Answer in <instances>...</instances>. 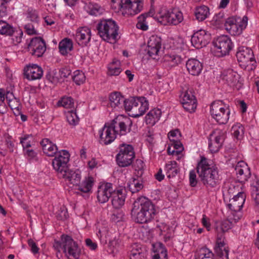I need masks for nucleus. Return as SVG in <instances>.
Masks as SVG:
<instances>
[{"label": "nucleus", "instance_id": "f257e3e1", "mask_svg": "<svg viewBox=\"0 0 259 259\" xmlns=\"http://www.w3.org/2000/svg\"><path fill=\"white\" fill-rule=\"evenodd\" d=\"M70 154L66 150H61L52 161L53 168L57 172L59 177L66 183L77 185L80 181L81 172L79 170H72L68 167Z\"/></svg>", "mask_w": 259, "mask_h": 259}, {"label": "nucleus", "instance_id": "f03ea898", "mask_svg": "<svg viewBox=\"0 0 259 259\" xmlns=\"http://www.w3.org/2000/svg\"><path fill=\"white\" fill-rule=\"evenodd\" d=\"M197 172L201 181L207 188H214L222 180L218 168L213 162L204 156L200 157L197 163Z\"/></svg>", "mask_w": 259, "mask_h": 259}, {"label": "nucleus", "instance_id": "7ed1b4c3", "mask_svg": "<svg viewBox=\"0 0 259 259\" xmlns=\"http://www.w3.org/2000/svg\"><path fill=\"white\" fill-rule=\"evenodd\" d=\"M155 214L154 204L145 197L137 199L133 203L131 215L133 219L137 223L150 222L154 219Z\"/></svg>", "mask_w": 259, "mask_h": 259}, {"label": "nucleus", "instance_id": "20e7f679", "mask_svg": "<svg viewBox=\"0 0 259 259\" xmlns=\"http://www.w3.org/2000/svg\"><path fill=\"white\" fill-rule=\"evenodd\" d=\"M112 9L120 10L124 16H134L143 8V0H111Z\"/></svg>", "mask_w": 259, "mask_h": 259}, {"label": "nucleus", "instance_id": "39448f33", "mask_svg": "<svg viewBox=\"0 0 259 259\" xmlns=\"http://www.w3.org/2000/svg\"><path fill=\"white\" fill-rule=\"evenodd\" d=\"M97 29L99 35L105 41L113 44L117 40L118 26L114 20L110 19L101 20Z\"/></svg>", "mask_w": 259, "mask_h": 259}, {"label": "nucleus", "instance_id": "423d86ee", "mask_svg": "<svg viewBox=\"0 0 259 259\" xmlns=\"http://www.w3.org/2000/svg\"><path fill=\"white\" fill-rule=\"evenodd\" d=\"M54 247L59 251L63 249L68 259H78L80 250L77 244L70 236L62 235L60 241H55Z\"/></svg>", "mask_w": 259, "mask_h": 259}, {"label": "nucleus", "instance_id": "0eeeda50", "mask_svg": "<svg viewBox=\"0 0 259 259\" xmlns=\"http://www.w3.org/2000/svg\"><path fill=\"white\" fill-rule=\"evenodd\" d=\"M212 118L219 124H226L230 118L229 106L223 101L218 100L212 102L210 107Z\"/></svg>", "mask_w": 259, "mask_h": 259}, {"label": "nucleus", "instance_id": "6e6552de", "mask_svg": "<svg viewBox=\"0 0 259 259\" xmlns=\"http://www.w3.org/2000/svg\"><path fill=\"white\" fill-rule=\"evenodd\" d=\"M157 17L158 22L164 25L177 26L184 20L183 13L177 9L168 10L165 8H161Z\"/></svg>", "mask_w": 259, "mask_h": 259}, {"label": "nucleus", "instance_id": "1a4fd4ad", "mask_svg": "<svg viewBox=\"0 0 259 259\" xmlns=\"http://www.w3.org/2000/svg\"><path fill=\"white\" fill-rule=\"evenodd\" d=\"M246 199V194L242 192H240L229 200L226 204L227 208L230 211L231 219L234 221H238L241 217V210L243 206Z\"/></svg>", "mask_w": 259, "mask_h": 259}, {"label": "nucleus", "instance_id": "9d476101", "mask_svg": "<svg viewBox=\"0 0 259 259\" xmlns=\"http://www.w3.org/2000/svg\"><path fill=\"white\" fill-rule=\"evenodd\" d=\"M248 24L246 16L240 17H229L225 23V29L231 35H239L242 33Z\"/></svg>", "mask_w": 259, "mask_h": 259}, {"label": "nucleus", "instance_id": "9b49d317", "mask_svg": "<svg viewBox=\"0 0 259 259\" xmlns=\"http://www.w3.org/2000/svg\"><path fill=\"white\" fill-rule=\"evenodd\" d=\"M119 148V152L116 156L117 164L123 167L130 166L135 157L134 148L131 145L122 144Z\"/></svg>", "mask_w": 259, "mask_h": 259}, {"label": "nucleus", "instance_id": "f8f14e48", "mask_svg": "<svg viewBox=\"0 0 259 259\" xmlns=\"http://www.w3.org/2000/svg\"><path fill=\"white\" fill-rule=\"evenodd\" d=\"M236 57L240 66L248 70H252L256 66V61L251 49L245 47L239 48Z\"/></svg>", "mask_w": 259, "mask_h": 259}, {"label": "nucleus", "instance_id": "ddd939ff", "mask_svg": "<svg viewBox=\"0 0 259 259\" xmlns=\"http://www.w3.org/2000/svg\"><path fill=\"white\" fill-rule=\"evenodd\" d=\"M213 53L215 56L221 57L228 55L233 48V43L228 35H221L213 41Z\"/></svg>", "mask_w": 259, "mask_h": 259}, {"label": "nucleus", "instance_id": "4468645a", "mask_svg": "<svg viewBox=\"0 0 259 259\" xmlns=\"http://www.w3.org/2000/svg\"><path fill=\"white\" fill-rule=\"evenodd\" d=\"M0 34L13 36V43L17 45L21 42L23 32L21 29L14 27L7 22L0 20Z\"/></svg>", "mask_w": 259, "mask_h": 259}, {"label": "nucleus", "instance_id": "2eb2a0df", "mask_svg": "<svg viewBox=\"0 0 259 259\" xmlns=\"http://www.w3.org/2000/svg\"><path fill=\"white\" fill-rule=\"evenodd\" d=\"M109 123L114 128L116 135L122 136L130 132L128 126L132 122L127 116L118 115Z\"/></svg>", "mask_w": 259, "mask_h": 259}, {"label": "nucleus", "instance_id": "dca6fc26", "mask_svg": "<svg viewBox=\"0 0 259 259\" xmlns=\"http://www.w3.org/2000/svg\"><path fill=\"white\" fill-rule=\"evenodd\" d=\"M222 78L231 87L239 90L242 87V80L240 75L233 70H225L222 74Z\"/></svg>", "mask_w": 259, "mask_h": 259}, {"label": "nucleus", "instance_id": "f3484780", "mask_svg": "<svg viewBox=\"0 0 259 259\" xmlns=\"http://www.w3.org/2000/svg\"><path fill=\"white\" fill-rule=\"evenodd\" d=\"M99 142L101 144L108 145L113 142L116 138V134L109 123H106L99 131Z\"/></svg>", "mask_w": 259, "mask_h": 259}, {"label": "nucleus", "instance_id": "a211bd4d", "mask_svg": "<svg viewBox=\"0 0 259 259\" xmlns=\"http://www.w3.org/2000/svg\"><path fill=\"white\" fill-rule=\"evenodd\" d=\"M28 49L32 56L40 57L45 52L46 47L44 40L41 38L35 37L31 40Z\"/></svg>", "mask_w": 259, "mask_h": 259}, {"label": "nucleus", "instance_id": "6ab92c4d", "mask_svg": "<svg viewBox=\"0 0 259 259\" xmlns=\"http://www.w3.org/2000/svg\"><path fill=\"white\" fill-rule=\"evenodd\" d=\"M210 34L205 30L200 29L193 34L191 43L196 49L205 47L210 40Z\"/></svg>", "mask_w": 259, "mask_h": 259}, {"label": "nucleus", "instance_id": "aec40b11", "mask_svg": "<svg viewBox=\"0 0 259 259\" xmlns=\"http://www.w3.org/2000/svg\"><path fill=\"white\" fill-rule=\"evenodd\" d=\"M115 189L110 183H102L98 186L97 199L99 202L104 203L109 200Z\"/></svg>", "mask_w": 259, "mask_h": 259}, {"label": "nucleus", "instance_id": "412c9836", "mask_svg": "<svg viewBox=\"0 0 259 259\" xmlns=\"http://www.w3.org/2000/svg\"><path fill=\"white\" fill-rule=\"evenodd\" d=\"M224 138V134L220 131H214L209 135L208 148L211 153H216L219 151Z\"/></svg>", "mask_w": 259, "mask_h": 259}, {"label": "nucleus", "instance_id": "4be33fe9", "mask_svg": "<svg viewBox=\"0 0 259 259\" xmlns=\"http://www.w3.org/2000/svg\"><path fill=\"white\" fill-rule=\"evenodd\" d=\"M161 47V38L157 35H152L147 42V51L152 59H156L158 56Z\"/></svg>", "mask_w": 259, "mask_h": 259}, {"label": "nucleus", "instance_id": "5701e85b", "mask_svg": "<svg viewBox=\"0 0 259 259\" xmlns=\"http://www.w3.org/2000/svg\"><path fill=\"white\" fill-rule=\"evenodd\" d=\"M25 77L29 80L40 79L43 75V70L37 64H29L24 68Z\"/></svg>", "mask_w": 259, "mask_h": 259}, {"label": "nucleus", "instance_id": "b1692460", "mask_svg": "<svg viewBox=\"0 0 259 259\" xmlns=\"http://www.w3.org/2000/svg\"><path fill=\"white\" fill-rule=\"evenodd\" d=\"M181 98L184 108L190 113L194 112L197 107V101L192 93L186 91L181 95Z\"/></svg>", "mask_w": 259, "mask_h": 259}, {"label": "nucleus", "instance_id": "393cba45", "mask_svg": "<svg viewBox=\"0 0 259 259\" xmlns=\"http://www.w3.org/2000/svg\"><path fill=\"white\" fill-rule=\"evenodd\" d=\"M214 249L221 259H229V250L223 233H218Z\"/></svg>", "mask_w": 259, "mask_h": 259}, {"label": "nucleus", "instance_id": "a878e982", "mask_svg": "<svg viewBox=\"0 0 259 259\" xmlns=\"http://www.w3.org/2000/svg\"><path fill=\"white\" fill-rule=\"evenodd\" d=\"M235 170L238 180L240 183L245 182L250 177V168L247 163L243 161L237 163Z\"/></svg>", "mask_w": 259, "mask_h": 259}, {"label": "nucleus", "instance_id": "bb28decb", "mask_svg": "<svg viewBox=\"0 0 259 259\" xmlns=\"http://www.w3.org/2000/svg\"><path fill=\"white\" fill-rule=\"evenodd\" d=\"M91 38V31L87 27H82L78 28L75 35V39L79 45L87 46L90 42Z\"/></svg>", "mask_w": 259, "mask_h": 259}, {"label": "nucleus", "instance_id": "cd10ccee", "mask_svg": "<svg viewBox=\"0 0 259 259\" xmlns=\"http://www.w3.org/2000/svg\"><path fill=\"white\" fill-rule=\"evenodd\" d=\"M111 197L113 206L116 209L121 208L124 205L126 198L125 189L122 188L115 189Z\"/></svg>", "mask_w": 259, "mask_h": 259}, {"label": "nucleus", "instance_id": "c85d7f7f", "mask_svg": "<svg viewBox=\"0 0 259 259\" xmlns=\"http://www.w3.org/2000/svg\"><path fill=\"white\" fill-rule=\"evenodd\" d=\"M186 67L189 73L193 76L199 75L203 68L202 64L195 58L188 59L186 62Z\"/></svg>", "mask_w": 259, "mask_h": 259}, {"label": "nucleus", "instance_id": "c756f323", "mask_svg": "<svg viewBox=\"0 0 259 259\" xmlns=\"http://www.w3.org/2000/svg\"><path fill=\"white\" fill-rule=\"evenodd\" d=\"M43 152L50 157L54 156L57 153V157L58 155V147L57 145L53 143L50 139L46 138L42 140L40 142Z\"/></svg>", "mask_w": 259, "mask_h": 259}, {"label": "nucleus", "instance_id": "7c9ffc66", "mask_svg": "<svg viewBox=\"0 0 259 259\" xmlns=\"http://www.w3.org/2000/svg\"><path fill=\"white\" fill-rule=\"evenodd\" d=\"M109 105L115 110L122 109L125 99L119 92H113L109 96Z\"/></svg>", "mask_w": 259, "mask_h": 259}, {"label": "nucleus", "instance_id": "2f4dec72", "mask_svg": "<svg viewBox=\"0 0 259 259\" xmlns=\"http://www.w3.org/2000/svg\"><path fill=\"white\" fill-rule=\"evenodd\" d=\"M153 251L152 259H167V250L161 243L153 244Z\"/></svg>", "mask_w": 259, "mask_h": 259}, {"label": "nucleus", "instance_id": "473e14b6", "mask_svg": "<svg viewBox=\"0 0 259 259\" xmlns=\"http://www.w3.org/2000/svg\"><path fill=\"white\" fill-rule=\"evenodd\" d=\"M161 114V111L158 108L151 109L145 116L146 124L151 126L154 125L159 120Z\"/></svg>", "mask_w": 259, "mask_h": 259}, {"label": "nucleus", "instance_id": "72a5a7b5", "mask_svg": "<svg viewBox=\"0 0 259 259\" xmlns=\"http://www.w3.org/2000/svg\"><path fill=\"white\" fill-rule=\"evenodd\" d=\"M6 99L11 109L15 114H19L21 112V105L19 100L15 98L13 93L7 92Z\"/></svg>", "mask_w": 259, "mask_h": 259}, {"label": "nucleus", "instance_id": "f704fd0d", "mask_svg": "<svg viewBox=\"0 0 259 259\" xmlns=\"http://www.w3.org/2000/svg\"><path fill=\"white\" fill-rule=\"evenodd\" d=\"M84 10L90 15L97 16L101 15L104 12V9L97 3L89 2L85 3Z\"/></svg>", "mask_w": 259, "mask_h": 259}, {"label": "nucleus", "instance_id": "c9c22d12", "mask_svg": "<svg viewBox=\"0 0 259 259\" xmlns=\"http://www.w3.org/2000/svg\"><path fill=\"white\" fill-rule=\"evenodd\" d=\"M94 179L93 177L89 176L85 177L81 183L78 185V190L83 193H88L92 191L94 185Z\"/></svg>", "mask_w": 259, "mask_h": 259}, {"label": "nucleus", "instance_id": "e433bc0d", "mask_svg": "<svg viewBox=\"0 0 259 259\" xmlns=\"http://www.w3.org/2000/svg\"><path fill=\"white\" fill-rule=\"evenodd\" d=\"M164 171L166 177L170 179L176 177L180 171V168L176 161H169L166 163Z\"/></svg>", "mask_w": 259, "mask_h": 259}, {"label": "nucleus", "instance_id": "4c0bfd02", "mask_svg": "<svg viewBox=\"0 0 259 259\" xmlns=\"http://www.w3.org/2000/svg\"><path fill=\"white\" fill-rule=\"evenodd\" d=\"M138 105L136 106V111L133 116L138 117L143 115L149 108V102L144 97H139Z\"/></svg>", "mask_w": 259, "mask_h": 259}, {"label": "nucleus", "instance_id": "58836bf2", "mask_svg": "<svg viewBox=\"0 0 259 259\" xmlns=\"http://www.w3.org/2000/svg\"><path fill=\"white\" fill-rule=\"evenodd\" d=\"M122 71L120 62L116 59H113L112 61L108 65L107 74L110 76L118 75Z\"/></svg>", "mask_w": 259, "mask_h": 259}, {"label": "nucleus", "instance_id": "ea45409f", "mask_svg": "<svg viewBox=\"0 0 259 259\" xmlns=\"http://www.w3.org/2000/svg\"><path fill=\"white\" fill-rule=\"evenodd\" d=\"M59 49L60 53L62 55L65 56L67 55L73 49L72 41L68 38L63 39L59 42Z\"/></svg>", "mask_w": 259, "mask_h": 259}, {"label": "nucleus", "instance_id": "a19ab883", "mask_svg": "<svg viewBox=\"0 0 259 259\" xmlns=\"http://www.w3.org/2000/svg\"><path fill=\"white\" fill-rule=\"evenodd\" d=\"M196 19L199 21H202L210 15L209 9L204 5L195 8L194 12Z\"/></svg>", "mask_w": 259, "mask_h": 259}, {"label": "nucleus", "instance_id": "79ce46f5", "mask_svg": "<svg viewBox=\"0 0 259 259\" xmlns=\"http://www.w3.org/2000/svg\"><path fill=\"white\" fill-rule=\"evenodd\" d=\"M139 97H131L125 99L123 107L126 111H131L133 114L136 111V106L138 105Z\"/></svg>", "mask_w": 259, "mask_h": 259}, {"label": "nucleus", "instance_id": "37998d69", "mask_svg": "<svg viewBox=\"0 0 259 259\" xmlns=\"http://www.w3.org/2000/svg\"><path fill=\"white\" fill-rule=\"evenodd\" d=\"M168 137L169 140L168 147H177V145L182 144L180 142L181 134L178 130H175L169 132Z\"/></svg>", "mask_w": 259, "mask_h": 259}, {"label": "nucleus", "instance_id": "c03bdc74", "mask_svg": "<svg viewBox=\"0 0 259 259\" xmlns=\"http://www.w3.org/2000/svg\"><path fill=\"white\" fill-rule=\"evenodd\" d=\"M231 215L232 216V214H230L228 219L221 221L217 225L216 229L218 232L220 231L223 232L227 231L232 228L233 224L237 222L234 221L233 219H231L230 218Z\"/></svg>", "mask_w": 259, "mask_h": 259}, {"label": "nucleus", "instance_id": "a18cd8bd", "mask_svg": "<svg viewBox=\"0 0 259 259\" xmlns=\"http://www.w3.org/2000/svg\"><path fill=\"white\" fill-rule=\"evenodd\" d=\"M184 147L182 144L177 145L176 147H168L167 149V153L169 155H172L176 157L177 160H180L183 158Z\"/></svg>", "mask_w": 259, "mask_h": 259}, {"label": "nucleus", "instance_id": "49530a36", "mask_svg": "<svg viewBox=\"0 0 259 259\" xmlns=\"http://www.w3.org/2000/svg\"><path fill=\"white\" fill-rule=\"evenodd\" d=\"M231 131L234 138L237 140H241L244 134V127L240 123L237 122L232 126Z\"/></svg>", "mask_w": 259, "mask_h": 259}, {"label": "nucleus", "instance_id": "de8ad7c7", "mask_svg": "<svg viewBox=\"0 0 259 259\" xmlns=\"http://www.w3.org/2000/svg\"><path fill=\"white\" fill-rule=\"evenodd\" d=\"M226 20L224 12H220L213 16L211 23L216 27L219 28L222 27L224 24H225Z\"/></svg>", "mask_w": 259, "mask_h": 259}, {"label": "nucleus", "instance_id": "09e8293b", "mask_svg": "<svg viewBox=\"0 0 259 259\" xmlns=\"http://www.w3.org/2000/svg\"><path fill=\"white\" fill-rule=\"evenodd\" d=\"M128 187L132 193H137L143 189V182L140 179H133L129 182Z\"/></svg>", "mask_w": 259, "mask_h": 259}, {"label": "nucleus", "instance_id": "8fccbe9b", "mask_svg": "<svg viewBox=\"0 0 259 259\" xmlns=\"http://www.w3.org/2000/svg\"><path fill=\"white\" fill-rule=\"evenodd\" d=\"M181 56L175 54H168L165 55L164 57V62L170 67L175 66L181 63L182 61Z\"/></svg>", "mask_w": 259, "mask_h": 259}, {"label": "nucleus", "instance_id": "3c124183", "mask_svg": "<svg viewBox=\"0 0 259 259\" xmlns=\"http://www.w3.org/2000/svg\"><path fill=\"white\" fill-rule=\"evenodd\" d=\"M19 139L23 149L30 148L34 142V137L32 134H25L20 137Z\"/></svg>", "mask_w": 259, "mask_h": 259}, {"label": "nucleus", "instance_id": "603ef678", "mask_svg": "<svg viewBox=\"0 0 259 259\" xmlns=\"http://www.w3.org/2000/svg\"><path fill=\"white\" fill-rule=\"evenodd\" d=\"M130 255H141L146 256V250L141 244L134 243L131 245Z\"/></svg>", "mask_w": 259, "mask_h": 259}, {"label": "nucleus", "instance_id": "864d4df0", "mask_svg": "<svg viewBox=\"0 0 259 259\" xmlns=\"http://www.w3.org/2000/svg\"><path fill=\"white\" fill-rule=\"evenodd\" d=\"M130 255H141L146 256V250L141 244L134 243L131 245Z\"/></svg>", "mask_w": 259, "mask_h": 259}, {"label": "nucleus", "instance_id": "5fc2aeb1", "mask_svg": "<svg viewBox=\"0 0 259 259\" xmlns=\"http://www.w3.org/2000/svg\"><path fill=\"white\" fill-rule=\"evenodd\" d=\"M58 106L67 109H72L74 107V100L70 97L64 96L58 102Z\"/></svg>", "mask_w": 259, "mask_h": 259}, {"label": "nucleus", "instance_id": "6e6d98bb", "mask_svg": "<svg viewBox=\"0 0 259 259\" xmlns=\"http://www.w3.org/2000/svg\"><path fill=\"white\" fill-rule=\"evenodd\" d=\"M66 117L68 123L71 125H76L78 123L79 118L75 111L71 110L66 112Z\"/></svg>", "mask_w": 259, "mask_h": 259}, {"label": "nucleus", "instance_id": "4d7b16f0", "mask_svg": "<svg viewBox=\"0 0 259 259\" xmlns=\"http://www.w3.org/2000/svg\"><path fill=\"white\" fill-rule=\"evenodd\" d=\"M85 78L84 73L82 71L77 70L73 72L72 79L77 85L83 84L85 81Z\"/></svg>", "mask_w": 259, "mask_h": 259}, {"label": "nucleus", "instance_id": "13d9d810", "mask_svg": "<svg viewBox=\"0 0 259 259\" xmlns=\"http://www.w3.org/2000/svg\"><path fill=\"white\" fill-rule=\"evenodd\" d=\"M8 91L5 89L0 88V113L5 114L7 112V107L5 103V100L6 99V95Z\"/></svg>", "mask_w": 259, "mask_h": 259}, {"label": "nucleus", "instance_id": "bf43d9fd", "mask_svg": "<svg viewBox=\"0 0 259 259\" xmlns=\"http://www.w3.org/2000/svg\"><path fill=\"white\" fill-rule=\"evenodd\" d=\"M147 14H142L138 18V22L136 24L137 28L145 31L148 29L147 23L146 22V19Z\"/></svg>", "mask_w": 259, "mask_h": 259}, {"label": "nucleus", "instance_id": "052dcab7", "mask_svg": "<svg viewBox=\"0 0 259 259\" xmlns=\"http://www.w3.org/2000/svg\"><path fill=\"white\" fill-rule=\"evenodd\" d=\"M109 246L110 247L111 252H114L117 251L118 249L122 246L121 240L119 238L115 237L113 239L110 241Z\"/></svg>", "mask_w": 259, "mask_h": 259}, {"label": "nucleus", "instance_id": "680f3d73", "mask_svg": "<svg viewBox=\"0 0 259 259\" xmlns=\"http://www.w3.org/2000/svg\"><path fill=\"white\" fill-rule=\"evenodd\" d=\"M173 49L181 51L186 47V45L184 39L181 37H178L173 40Z\"/></svg>", "mask_w": 259, "mask_h": 259}, {"label": "nucleus", "instance_id": "e2e57ef3", "mask_svg": "<svg viewBox=\"0 0 259 259\" xmlns=\"http://www.w3.org/2000/svg\"><path fill=\"white\" fill-rule=\"evenodd\" d=\"M199 258L200 259H215L213 253L207 248L200 249Z\"/></svg>", "mask_w": 259, "mask_h": 259}, {"label": "nucleus", "instance_id": "0e129e2a", "mask_svg": "<svg viewBox=\"0 0 259 259\" xmlns=\"http://www.w3.org/2000/svg\"><path fill=\"white\" fill-rule=\"evenodd\" d=\"M26 17L31 21H36L38 19L37 11L32 8H28L25 13Z\"/></svg>", "mask_w": 259, "mask_h": 259}, {"label": "nucleus", "instance_id": "69168bd1", "mask_svg": "<svg viewBox=\"0 0 259 259\" xmlns=\"http://www.w3.org/2000/svg\"><path fill=\"white\" fill-rule=\"evenodd\" d=\"M23 152L24 156L28 160H32L35 158L37 156V152L30 148L23 149Z\"/></svg>", "mask_w": 259, "mask_h": 259}, {"label": "nucleus", "instance_id": "338daca9", "mask_svg": "<svg viewBox=\"0 0 259 259\" xmlns=\"http://www.w3.org/2000/svg\"><path fill=\"white\" fill-rule=\"evenodd\" d=\"M251 195L255 203L259 204V186L258 187H252Z\"/></svg>", "mask_w": 259, "mask_h": 259}, {"label": "nucleus", "instance_id": "774afa93", "mask_svg": "<svg viewBox=\"0 0 259 259\" xmlns=\"http://www.w3.org/2000/svg\"><path fill=\"white\" fill-rule=\"evenodd\" d=\"M124 214L122 211L117 212L114 213L111 217L113 222L118 223L122 221L124 219Z\"/></svg>", "mask_w": 259, "mask_h": 259}]
</instances>
